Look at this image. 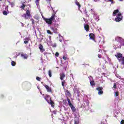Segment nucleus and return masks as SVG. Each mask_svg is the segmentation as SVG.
<instances>
[{
	"label": "nucleus",
	"mask_w": 124,
	"mask_h": 124,
	"mask_svg": "<svg viewBox=\"0 0 124 124\" xmlns=\"http://www.w3.org/2000/svg\"><path fill=\"white\" fill-rule=\"evenodd\" d=\"M55 18H57V16H56V12L53 11V12L51 14V16L50 18H46L44 17V20L46 24H48V25H52V24H53V22L55 21Z\"/></svg>",
	"instance_id": "obj_1"
},
{
	"label": "nucleus",
	"mask_w": 124,
	"mask_h": 124,
	"mask_svg": "<svg viewBox=\"0 0 124 124\" xmlns=\"http://www.w3.org/2000/svg\"><path fill=\"white\" fill-rule=\"evenodd\" d=\"M31 16V11H30V10H27L26 12V14H24L22 16V17L24 18L25 20H27V19H29Z\"/></svg>",
	"instance_id": "obj_2"
},
{
	"label": "nucleus",
	"mask_w": 124,
	"mask_h": 124,
	"mask_svg": "<svg viewBox=\"0 0 124 124\" xmlns=\"http://www.w3.org/2000/svg\"><path fill=\"white\" fill-rule=\"evenodd\" d=\"M116 22H120L123 20V16H122V14L119 13L117 15V17L115 18Z\"/></svg>",
	"instance_id": "obj_3"
},
{
	"label": "nucleus",
	"mask_w": 124,
	"mask_h": 124,
	"mask_svg": "<svg viewBox=\"0 0 124 124\" xmlns=\"http://www.w3.org/2000/svg\"><path fill=\"white\" fill-rule=\"evenodd\" d=\"M97 91H98V94L100 95L103 94V88L102 87H99L96 89Z\"/></svg>",
	"instance_id": "obj_4"
},
{
	"label": "nucleus",
	"mask_w": 124,
	"mask_h": 124,
	"mask_svg": "<svg viewBox=\"0 0 124 124\" xmlns=\"http://www.w3.org/2000/svg\"><path fill=\"white\" fill-rule=\"evenodd\" d=\"M44 86L45 87V88H46L47 93H53V92L52 91V88L49 87V86L47 85H44Z\"/></svg>",
	"instance_id": "obj_5"
},
{
	"label": "nucleus",
	"mask_w": 124,
	"mask_h": 124,
	"mask_svg": "<svg viewBox=\"0 0 124 124\" xmlns=\"http://www.w3.org/2000/svg\"><path fill=\"white\" fill-rule=\"evenodd\" d=\"M89 37L90 39H92V40H93V41H95V35H94V34L93 33H90Z\"/></svg>",
	"instance_id": "obj_6"
},
{
	"label": "nucleus",
	"mask_w": 124,
	"mask_h": 124,
	"mask_svg": "<svg viewBox=\"0 0 124 124\" xmlns=\"http://www.w3.org/2000/svg\"><path fill=\"white\" fill-rule=\"evenodd\" d=\"M64 92H65V94L66 96L71 97V93H70L68 90H67V89L65 90Z\"/></svg>",
	"instance_id": "obj_7"
},
{
	"label": "nucleus",
	"mask_w": 124,
	"mask_h": 124,
	"mask_svg": "<svg viewBox=\"0 0 124 124\" xmlns=\"http://www.w3.org/2000/svg\"><path fill=\"white\" fill-rule=\"evenodd\" d=\"M84 29L86 31H90V26L88 24H84Z\"/></svg>",
	"instance_id": "obj_8"
},
{
	"label": "nucleus",
	"mask_w": 124,
	"mask_h": 124,
	"mask_svg": "<svg viewBox=\"0 0 124 124\" xmlns=\"http://www.w3.org/2000/svg\"><path fill=\"white\" fill-rule=\"evenodd\" d=\"M65 78V74L63 73H61L60 74V79L61 80H63Z\"/></svg>",
	"instance_id": "obj_9"
},
{
	"label": "nucleus",
	"mask_w": 124,
	"mask_h": 124,
	"mask_svg": "<svg viewBox=\"0 0 124 124\" xmlns=\"http://www.w3.org/2000/svg\"><path fill=\"white\" fill-rule=\"evenodd\" d=\"M39 49L41 52H44V51H45V49L43 48V46H42L41 44L39 45Z\"/></svg>",
	"instance_id": "obj_10"
},
{
	"label": "nucleus",
	"mask_w": 124,
	"mask_h": 124,
	"mask_svg": "<svg viewBox=\"0 0 124 124\" xmlns=\"http://www.w3.org/2000/svg\"><path fill=\"white\" fill-rule=\"evenodd\" d=\"M75 3L78 6V9L81 8V4H80V3H79L77 0H75Z\"/></svg>",
	"instance_id": "obj_11"
},
{
	"label": "nucleus",
	"mask_w": 124,
	"mask_h": 124,
	"mask_svg": "<svg viewBox=\"0 0 124 124\" xmlns=\"http://www.w3.org/2000/svg\"><path fill=\"white\" fill-rule=\"evenodd\" d=\"M51 29L52 30H53V32H54V33H56V34L59 33V32H58V29H57V28L51 27Z\"/></svg>",
	"instance_id": "obj_12"
},
{
	"label": "nucleus",
	"mask_w": 124,
	"mask_h": 124,
	"mask_svg": "<svg viewBox=\"0 0 124 124\" xmlns=\"http://www.w3.org/2000/svg\"><path fill=\"white\" fill-rule=\"evenodd\" d=\"M67 101H68V104L69 106L71 107L73 105L71 103V101H70V99H69V98H67Z\"/></svg>",
	"instance_id": "obj_13"
},
{
	"label": "nucleus",
	"mask_w": 124,
	"mask_h": 124,
	"mask_svg": "<svg viewBox=\"0 0 124 124\" xmlns=\"http://www.w3.org/2000/svg\"><path fill=\"white\" fill-rule=\"evenodd\" d=\"M70 107L71 108L72 112H75L76 111V108H75L74 106H73V105L71 106Z\"/></svg>",
	"instance_id": "obj_14"
},
{
	"label": "nucleus",
	"mask_w": 124,
	"mask_h": 124,
	"mask_svg": "<svg viewBox=\"0 0 124 124\" xmlns=\"http://www.w3.org/2000/svg\"><path fill=\"white\" fill-rule=\"evenodd\" d=\"M119 12V10H115L114 11L113 13V16H116L117 15V14Z\"/></svg>",
	"instance_id": "obj_15"
},
{
	"label": "nucleus",
	"mask_w": 124,
	"mask_h": 124,
	"mask_svg": "<svg viewBox=\"0 0 124 124\" xmlns=\"http://www.w3.org/2000/svg\"><path fill=\"white\" fill-rule=\"evenodd\" d=\"M50 105L51 107H53V108H54V107L55 106V103H54V102H53V101L51 99H50Z\"/></svg>",
	"instance_id": "obj_16"
},
{
	"label": "nucleus",
	"mask_w": 124,
	"mask_h": 124,
	"mask_svg": "<svg viewBox=\"0 0 124 124\" xmlns=\"http://www.w3.org/2000/svg\"><path fill=\"white\" fill-rule=\"evenodd\" d=\"M21 57H22V58H24V59H25V60H27V59H28V55L27 54H21Z\"/></svg>",
	"instance_id": "obj_17"
},
{
	"label": "nucleus",
	"mask_w": 124,
	"mask_h": 124,
	"mask_svg": "<svg viewBox=\"0 0 124 124\" xmlns=\"http://www.w3.org/2000/svg\"><path fill=\"white\" fill-rule=\"evenodd\" d=\"M39 0H35V2L37 5V6H38L39 5ZM49 1H51V0H48Z\"/></svg>",
	"instance_id": "obj_18"
},
{
	"label": "nucleus",
	"mask_w": 124,
	"mask_h": 124,
	"mask_svg": "<svg viewBox=\"0 0 124 124\" xmlns=\"http://www.w3.org/2000/svg\"><path fill=\"white\" fill-rule=\"evenodd\" d=\"M44 97L45 100H46V101H47V102H48V103H49V102L48 101V100H47V98H48V97H50V95L46 94Z\"/></svg>",
	"instance_id": "obj_19"
},
{
	"label": "nucleus",
	"mask_w": 124,
	"mask_h": 124,
	"mask_svg": "<svg viewBox=\"0 0 124 124\" xmlns=\"http://www.w3.org/2000/svg\"><path fill=\"white\" fill-rule=\"evenodd\" d=\"M25 7H26V5H25V4H22L20 8L22 9V10H25Z\"/></svg>",
	"instance_id": "obj_20"
},
{
	"label": "nucleus",
	"mask_w": 124,
	"mask_h": 124,
	"mask_svg": "<svg viewBox=\"0 0 124 124\" xmlns=\"http://www.w3.org/2000/svg\"><path fill=\"white\" fill-rule=\"evenodd\" d=\"M48 76L50 78L52 77V71L51 70L48 71Z\"/></svg>",
	"instance_id": "obj_21"
},
{
	"label": "nucleus",
	"mask_w": 124,
	"mask_h": 124,
	"mask_svg": "<svg viewBox=\"0 0 124 124\" xmlns=\"http://www.w3.org/2000/svg\"><path fill=\"white\" fill-rule=\"evenodd\" d=\"M10 4H11V7H14V6H15V2H10Z\"/></svg>",
	"instance_id": "obj_22"
},
{
	"label": "nucleus",
	"mask_w": 124,
	"mask_h": 124,
	"mask_svg": "<svg viewBox=\"0 0 124 124\" xmlns=\"http://www.w3.org/2000/svg\"><path fill=\"white\" fill-rule=\"evenodd\" d=\"M90 85L91 86H94V85H95V83H94V80H92L90 81Z\"/></svg>",
	"instance_id": "obj_23"
},
{
	"label": "nucleus",
	"mask_w": 124,
	"mask_h": 124,
	"mask_svg": "<svg viewBox=\"0 0 124 124\" xmlns=\"http://www.w3.org/2000/svg\"><path fill=\"white\" fill-rule=\"evenodd\" d=\"M11 64H12V66H15V65H16V62H15L14 61H12Z\"/></svg>",
	"instance_id": "obj_24"
},
{
	"label": "nucleus",
	"mask_w": 124,
	"mask_h": 124,
	"mask_svg": "<svg viewBox=\"0 0 124 124\" xmlns=\"http://www.w3.org/2000/svg\"><path fill=\"white\" fill-rule=\"evenodd\" d=\"M2 13H3V15H5V16H6V15H7V14H8V12H6V11H3Z\"/></svg>",
	"instance_id": "obj_25"
},
{
	"label": "nucleus",
	"mask_w": 124,
	"mask_h": 124,
	"mask_svg": "<svg viewBox=\"0 0 124 124\" xmlns=\"http://www.w3.org/2000/svg\"><path fill=\"white\" fill-rule=\"evenodd\" d=\"M36 79L37 81H39L40 82L41 81V78L39 77H37Z\"/></svg>",
	"instance_id": "obj_26"
},
{
	"label": "nucleus",
	"mask_w": 124,
	"mask_h": 124,
	"mask_svg": "<svg viewBox=\"0 0 124 124\" xmlns=\"http://www.w3.org/2000/svg\"><path fill=\"white\" fill-rule=\"evenodd\" d=\"M46 32L48 34H53V33L50 30H47Z\"/></svg>",
	"instance_id": "obj_27"
},
{
	"label": "nucleus",
	"mask_w": 124,
	"mask_h": 124,
	"mask_svg": "<svg viewBox=\"0 0 124 124\" xmlns=\"http://www.w3.org/2000/svg\"><path fill=\"white\" fill-rule=\"evenodd\" d=\"M24 40L26 41H30L31 40V39H30V37H28V38H25L24 39Z\"/></svg>",
	"instance_id": "obj_28"
},
{
	"label": "nucleus",
	"mask_w": 124,
	"mask_h": 124,
	"mask_svg": "<svg viewBox=\"0 0 124 124\" xmlns=\"http://www.w3.org/2000/svg\"><path fill=\"white\" fill-rule=\"evenodd\" d=\"M113 88H114V89H117V84H116V83H114Z\"/></svg>",
	"instance_id": "obj_29"
},
{
	"label": "nucleus",
	"mask_w": 124,
	"mask_h": 124,
	"mask_svg": "<svg viewBox=\"0 0 124 124\" xmlns=\"http://www.w3.org/2000/svg\"><path fill=\"white\" fill-rule=\"evenodd\" d=\"M31 22H32V25H34V23H35L34 19H31Z\"/></svg>",
	"instance_id": "obj_30"
},
{
	"label": "nucleus",
	"mask_w": 124,
	"mask_h": 124,
	"mask_svg": "<svg viewBox=\"0 0 124 124\" xmlns=\"http://www.w3.org/2000/svg\"><path fill=\"white\" fill-rule=\"evenodd\" d=\"M115 96H119V93L118 92H115Z\"/></svg>",
	"instance_id": "obj_31"
},
{
	"label": "nucleus",
	"mask_w": 124,
	"mask_h": 124,
	"mask_svg": "<svg viewBox=\"0 0 124 124\" xmlns=\"http://www.w3.org/2000/svg\"><path fill=\"white\" fill-rule=\"evenodd\" d=\"M59 55L60 54H59V52H56L55 53V56H56V57H59Z\"/></svg>",
	"instance_id": "obj_32"
},
{
	"label": "nucleus",
	"mask_w": 124,
	"mask_h": 124,
	"mask_svg": "<svg viewBox=\"0 0 124 124\" xmlns=\"http://www.w3.org/2000/svg\"><path fill=\"white\" fill-rule=\"evenodd\" d=\"M74 124H79V121H75Z\"/></svg>",
	"instance_id": "obj_33"
},
{
	"label": "nucleus",
	"mask_w": 124,
	"mask_h": 124,
	"mask_svg": "<svg viewBox=\"0 0 124 124\" xmlns=\"http://www.w3.org/2000/svg\"><path fill=\"white\" fill-rule=\"evenodd\" d=\"M5 10L8 11V6H6V7L5 8Z\"/></svg>",
	"instance_id": "obj_34"
},
{
	"label": "nucleus",
	"mask_w": 124,
	"mask_h": 124,
	"mask_svg": "<svg viewBox=\"0 0 124 124\" xmlns=\"http://www.w3.org/2000/svg\"><path fill=\"white\" fill-rule=\"evenodd\" d=\"M77 93H78L77 96H80V92L78 91L77 92Z\"/></svg>",
	"instance_id": "obj_35"
},
{
	"label": "nucleus",
	"mask_w": 124,
	"mask_h": 124,
	"mask_svg": "<svg viewBox=\"0 0 124 124\" xmlns=\"http://www.w3.org/2000/svg\"><path fill=\"white\" fill-rule=\"evenodd\" d=\"M24 44H28L29 43V42L28 41H24Z\"/></svg>",
	"instance_id": "obj_36"
},
{
	"label": "nucleus",
	"mask_w": 124,
	"mask_h": 124,
	"mask_svg": "<svg viewBox=\"0 0 124 124\" xmlns=\"http://www.w3.org/2000/svg\"><path fill=\"white\" fill-rule=\"evenodd\" d=\"M121 124H124V120H122L120 123Z\"/></svg>",
	"instance_id": "obj_37"
},
{
	"label": "nucleus",
	"mask_w": 124,
	"mask_h": 124,
	"mask_svg": "<svg viewBox=\"0 0 124 124\" xmlns=\"http://www.w3.org/2000/svg\"><path fill=\"white\" fill-rule=\"evenodd\" d=\"M98 57L99 59H101V54H98Z\"/></svg>",
	"instance_id": "obj_38"
},
{
	"label": "nucleus",
	"mask_w": 124,
	"mask_h": 124,
	"mask_svg": "<svg viewBox=\"0 0 124 124\" xmlns=\"http://www.w3.org/2000/svg\"><path fill=\"white\" fill-rule=\"evenodd\" d=\"M63 60H66L67 59V58H66V57H65V56H63Z\"/></svg>",
	"instance_id": "obj_39"
},
{
	"label": "nucleus",
	"mask_w": 124,
	"mask_h": 124,
	"mask_svg": "<svg viewBox=\"0 0 124 124\" xmlns=\"http://www.w3.org/2000/svg\"><path fill=\"white\" fill-rule=\"evenodd\" d=\"M62 83H65V80H62Z\"/></svg>",
	"instance_id": "obj_40"
},
{
	"label": "nucleus",
	"mask_w": 124,
	"mask_h": 124,
	"mask_svg": "<svg viewBox=\"0 0 124 124\" xmlns=\"http://www.w3.org/2000/svg\"><path fill=\"white\" fill-rule=\"evenodd\" d=\"M64 82H62V87H64Z\"/></svg>",
	"instance_id": "obj_41"
},
{
	"label": "nucleus",
	"mask_w": 124,
	"mask_h": 124,
	"mask_svg": "<svg viewBox=\"0 0 124 124\" xmlns=\"http://www.w3.org/2000/svg\"><path fill=\"white\" fill-rule=\"evenodd\" d=\"M109 0V1H110L111 3H113V0Z\"/></svg>",
	"instance_id": "obj_42"
},
{
	"label": "nucleus",
	"mask_w": 124,
	"mask_h": 124,
	"mask_svg": "<svg viewBox=\"0 0 124 124\" xmlns=\"http://www.w3.org/2000/svg\"><path fill=\"white\" fill-rule=\"evenodd\" d=\"M60 42H62V40H60L59 41Z\"/></svg>",
	"instance_id": "obj_43"
},
{
	"label": "nucleus",
	"mask_w": 124,
	"mask_h": 124,
	"mask_svg": "<svg viewBox=\"0 0 124 124\" xmlns=\"http://www.w3.org/2000/svg\"><path fill=\"white\" fill-rule=\"evenodd\" d=\"M71 76H72V77L73 78V75H72V74H71Z\"/></svg>",
	"instance_id": "obj_44"
},
{
	"label": "nucleus",
	"mask_w": 124,
	"mask_h": 124,
	"mask_svg": "<svg viewBox=\"0 0 124 124\" xmlns=\"http://www.w3.org/2000/svg\"><path fill=\"white\" fill-rule=\"evenodd\" d=\"M22 27H24V24L22 23Z\"/></svg>",
	"instance_id": "obj_45"
},
{
	"label": "nucleus",
	"mask_w": 124,
	"mask_h": 124,
	"mask_svg": "<svg viewBox=\"0 0 124 124\" xmlns=\"http://www.w3.org/2000/svg\"><path fill=\"white\" fill-rule=\"evenodd\" d=\"M49 39H51V36H49Z\"/></svg>",
	"instance_id": "obj_46"
},
{
	"label": "nucleus",
	"mask_w": 124,
	"mask_h": 124,
	"mask_svg": "<svg viewBox=\"0 0 124 124\" xmlns=\"http://www.w3.org/2000/svg\"><path fill=\"white\" fill-rule=\"evenodd\" d=\"M120 0V1H123V0Z\"/></svg>",
	"instance_id": "obj_47"
},
{
	"label": "nucleus",
	"mask_w": 124,
	"mask_h": 124,
	"mask_svg": "<svg viewBox=\"0 0 124 124\" xmlns=\"http://www.w3.org/2000/svg\"><path fill=\"white\" fill-rule=\"evenodd\" d=\"M88 104H89V103H87Z\"/></svg>",
	"instance_id": "obj_48"
},
{
	"label": "nucleus",
	"mask_w": 124,
	"mask_h": 124,
	"mask_svg": "<svg viewBox=\"0 0 124 124\" xmlns=\"http://www.w3.org/2000/svg\"><path fill=\"white\" fill-rule=\"evenodd\" d=\"M0 1L1 0H0Z\"/></svg>",
	"instance_id": "obj_49"
}]
</instances>
